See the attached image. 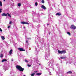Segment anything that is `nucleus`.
I'll return each instance as SVG.
<instances>
[{"instance_id": "f257e3e1", "label": "nucleus", "mask_w": 76, "mask_h": 76, "mask_svg": "<svg viewBox=\"0 0 76 76\" xmlns=\"http://www.w3.org/2000/svg\"><path fill=\"white\" fill-rule=\"evenodd\" d=\"M16 68L18 70H19L20 72H23V70H24V68H23L19 65H16Z\"/></svg>"}, {"instance_id": "f03ea898", "label": "nucleus", "mask_w": 76, "mask_h": 76, "mask_svg": "<svg viewBox=\"0 0 76 76\" xmlns=\"http://www.w3.org/2000/svg\"><path fill=\"white\" fill-rule=\"evenodd\" d=\"M51 62L52 63H53L54 60H52L48 62V64L50 67V68H53V64H51Z\"/></svg>"}, {"instance_id": "7ed1b4c3", "label": "nucleus", "mask_w": 76, "mask_h": 76, "mask_svg": "<svg viewBox=\"0 0 76 76\" xmlns=\"http://www.w3.org/2000/svg\"><path fill=\"white\" fill-rule=\"evenodd\" d=\"M50 56V53L46 52L45 53V58L46 60H48V57Z\"/></svg>"}, {"instance_id": "20e7f679", "label": "nucleus", "mask_w": 76, "mask_h": 76, "mask_svg": "<svg viewBox=\"0 0 76 76\" xmlns=\"http://www.w3.org/2000/svg\"><path fill=\"white\" fill-rule=\"evenodd\" d=\"M18 50H19V51H24L25 50L23 49V48H18Z\"/></svg>"}, {"instance_id": "39448f33", "label": "nucleus", "mask_w": 76, "mask_h": 76, "mask_svg": "<svg viewBox=\"0 0 76 76\" xmlns=\"http://www.w3.org/2000/svg\"><path fill=\"white\" fill-rule=\"evenodd\" d=\"M71 28L72 29H75L76 28V27H75V26L74 25H72L71 27Z\"/></svg>"}, {"instance_id": "423d86ee", "label": "nucleus", "mask_w": 76, "mask_h": 76, "mask_svg": "<svg viewBox=\"0 0 76 76\" xmlns=\"http://www.w3.org/2000/svg\"><path fill=\"white\" fill-rule=\"evenodd\" d=\"M21 23L22 24H26V25H28L29 24L28 23L24 21L21 22Z\"/></svg>"}, {"instance_id": "0eeeda50", "label": "nucleus", "mask_w": 76, "mask_h": 76, "mask_svg": "<svg viewBox=\"0 0 76 76\" xmlns=\"http://www.w3.org/2000/svg\"><path fill=\"white\" fill-rule=\"evenodd\" d=\"M12 52L13 50H12V49H11L9 52V54L10 55H11V54H13V53H12Z\"/></svg>"}, {"instance_id": "6e6552de", "label": "nucleus", "mask_w": 76, "mask_h": 76, "mask_svg": "<svg viewBox=\"0 0 76 76\" xmlns=\"http://www.w3.org/2000/svg\"><path fill=\"white\" fill-rule=\"evenodd\" d=\"M41 7V8H42V9H43L44 10H46V7H45V6L43 5H42Z\"/></svg>"}, {"instance_id": "1a4fd4ad", "label": "nucleus", "mask_w": 76, "mask_h": 76, "mask_svg": "<svg viewBox=\"0 0 76 76\" xmlns=\"http://www.w3.org/2000/svg\"><path fill=\"white\" fill-rule=\"evenodd\" d=\"M2 15L3 16H7V14L5 13H3L2 14Z\"/></svg>"}, {"instance_id": "9d476101", "label": "nucleus", "mask_w": 76, "mask_h": 76, "mask_svg": "<svg viewBox=\"0 0 76 76\" xmlns=\"http://www.w3.org/2000/svg\"><path fill=\"white\" fill-rule=\"evenodd\" d=\"M66 58V57L65 56H63L62 57H60L61 59H63L64 58Z\"/></svg>"}, {"instance_id": "9b49d317", "label": "nucleus", "mask_w": 76, "mask_h": 76, "mask_svg": "<svg viewBox=\"0 0 76 76\" xmlns=\"http://www.w3.org/2000/svg\"><path fill=\"white\" fill-rule=\"evenodd\" d=\"M4 70H7V67L4 66Z\"/></svg>"}, {"instance_id": "f8f14e48", "label": "nucleus", "mask_w": 76, "mask_h": 76, "mask_svg": "<svg viewBox=\"0 0 76 76\" xmlns=\"http://www.w3.org/2000/svg\"><path fill=\"white\" fill-rule=\"evenodd\" d=\"M56 15H58V16H60V15H61V13H60V12L57 13L56 14Z\"/></svg>"}, {"instance_id": "ddd939ff", "label": "nucleus", "mask_w": 76, "mask_h": 76, "mask_svg": "<svg viewBox=\"0 0 76 76\" xmlns=\"http://www.w3.org/2000/svg\"><path fill=\"white\" fill-rule=\"evenodd\" d=\"M58 53H59V54H63L62 53V51H60V50H58Z\"/></svg>"}, {"instance_id": "4468645a", "label": "nucleus", "mask_w": 76, "mask_h": 76, "mask_svg": "<svg viewBox=\"0 0 76 76\" xmlns=\"http://www.w3.org/2000/svg\"><path fill=\"white\" fill-rule=\"evenodd\" d=\"M0 57H1V58L3 57V54L2 53L0 54Z\"/></svg>"}, {"instance_id": "2eb2a0df", "label": "nucleus", "mask_w": 76, "mask_h": 76, "mask_svg": "<svg viewBox=\"0 0 76 76\" xmlns=\"http://www.w3.org/2000/svg\"><path fill=\"white\" fill-rule=\"evenodd\" d=\"M1 38L2 40H4V39H5V38H4V37L3 36H1Z\"/></svg>"}, {"instance_id": "dca6fc26", "label": "nucleus", "mask_w": 76, "mask_h": 76, "mask_svg": "<svg viewBox=\"0 0 76 76\" xmlns=\"http://www.w3.org/2000/svg\"><path fill=\"white\" fill-rule=\"evenodd\" d=\"M36 75H37V76H40L41 75V73H37L36 74Z\"/></svg>"}, {"instance_id": "f3484780", "label": "nucleus", "mask_w": 76, "mask_h": 76, "mask_svg": "<svg viewBox=\"0 0 76 76\" xmlns=\"http://www.w3.org/2000/svg\"><path fill=\"white\" fill-rule=\"evenodd\" d=\"M62 54H65V53H66V51L65 50H62Z\"/></svg>"}, {"instance_id": "a211bd4d", "label": "nucleus", "mask_w": 76, "mask_h": 76, "mask_svg": "<svg viewBox=\"0 0 76 76\" xmlns=\"http://www.w3.org/2000/svg\"><path fill=\"white\" fill-rule=\"evenodd\" d=\"M7 61V60L6 59H4L2 60V62H4V61Z\"/></svg>"}, {"instance_id": "6ab92c4d", "label": "nucleus", "mask_w": 76, "mask_h": 76, "mask_svg": "<svg viewBox=\"0 0 76 76\" xmlns=\"http://www.w3.org/2000/svg\"><path fill=\"white\" fill-rule=\"evenodd\" d=\"M18 5L19 7H20V6H21V4L20 3H19L18 4Z\"/></svg>"}, {"instance_id": "aec40b11", "label": "nucleus", "mask_w": 76, "mask_h": 76, "mask_svg": "<svg viewBox=\"0 0 76 76\" xmlns=\"http://www.w3.org/2000/svg\"><path fill=\"white\" fill-rule=\"evenodd\" d=\"M67 73H69V74H72V72L71 71H69L67 72Z\"/></svg>"}, {"instance_id": "412c9836", "label": "nucleus", "mask_w": 76, "mask_h": 76, "mask_svg": "<svg viewBox=\"0 0 76 76\" xmlns=\"http://www.w3.org/2000/svg\"><path fill=\"white\" fill-rule=\"evenodd\" d=\"M7 13V15H8V16L10 17V18L11 17V16L9 13Z\"/></svg>"}, {"instance_id": "4be33fe9", "label": "nucleus", "mask_w": 76, "mask_h": 76, "mask_svg": "<svg viewBox=\"0 0 76 76\" xmlns=\"http://www.w3.org/2000/svg\"><path fill=\"white\" fill-rule=\"evenodd\" d=\"M0 6H2V2H1V1H0Z\"/></svg>"}, {"instance_id": "5701e85b", "label": "nucleus", "mask_w": 76, "mask_h": 76, "mask_svg": "<svg viewBox=\"0 0 76 76\" xmlns=\"http://www.w3.org/2000/svg\"><path fill=\"white\" fill-rule=\"evenodd\" d=\"M48 20H49V21H52V20H51V18H49L48 19Z\"/></svg>"}, {"instance_id": "b1692460", "label": "nucleus", "mask_w": 76, "mask_h": 76, "mask_svg": "<svg viewBox=\"0 0 76 76\" xmlns=\"http://www.w3.org/2000/svg\"><path fill=\"white\" fill-rule=\"evenodd\" d=\"M35 5L36 6H38V3H37V2H36L35 3Z\"/></svg>"}, {"instance_id": "393cba45", "label": "nucleus", "mask_w": 76, "mask_h": 76, "mask_svg": "<svg viewBox=\"0 0 76 76\" xmlns=\"http://www.w3.org/2000/svg\"><path fill=\"white\" fill-rule=\"evenodd\" d=\"M67 34H68V35H70L71 34H70V33L69 32H67Z\"/></svg>"}, {"instance_id": "a878e982", "label": "nucleus", "mask_w": 76, "mask_h": 76, "mask_svg": "<svg viewBox=\"0 0 76 76\" xmlns=\"http://www.w3.org/2000/svg\"><path fill=\"white\" fill-rule=\"evenodd\" d=\"M25 61L26 63H28V61L26 59L25 60Z\"/></svg>"}, {"instance_id": "bb28decb", "label": "nucleus", "mask_w": 76, "mask_h": 76, "mask_svg": "<svg viewBox=\"0 0 76 76\" xmlns=\"http://www.w3.org/2000/svg\"><path fill=\"white\" fill-rule=\"evenodd\" d=\"M46 70H48V71L49 72H50V69L48 68H47L46 69Z\"/></svg>"}, {"instance_id": "cd10ccee", "label": "nucleus", "mask_w": 76, "mask_h": 76, "mask_svg": "<svg viewBox=\"0 0 76 76\" xmlns=\"http://www.w3.org/2000/svg\"><path fill=\"white\" fill-rule=\"evenodd\" d=\"M47 46L48 47H50V44L49 43H48Z\"/></svg>"}, {"instance_id": "c85d7f7f", "label": "nucleus", "mask_w": 76, "mask_h": 76, "mask_svg": "<svg viewBox=\"0 0 76 76\" xmlns=\"http://www.w3.org/2000/svg\"><path fill=\"white\" fill-rule=\"evenodd\" d=\"M31 76H34V75H35V73H32L31 75Z\"/></svg>"}, {"instance_id": "c756f323", "label": "nucleus", "mask_w": 76, "mask_h": 76, "mask_svg": "<svg viewBox=\"0 0 76 76\" xmlns=\"http://www.w3.org/2000/svg\"><path fill=\"white\" fill-rule=\"evenodd\" d=\"M42 3H44V0H42Z\"/></svg>"}, {"instance_id": "7c9ffc66", "label": "nucleus", "mask_w": 76, "mask_h": 76, "mask_svg": "<svg viewBox=\"0 0 76 76\" xmlns=\"http://www.w3.org/2000/svg\"><path fill=\"white\" fill-rule=\"evenodd\" d=\"M27 66H28V67H31V65L28 64Z\"/></svg>"}, {"instance_id": "2f4dec72", "label": "nucleus", "mask_w": 76, "mask_h": 76, "mask_svg": "<svg viewBox=\"0 0 76 76\" xmlns=\"http://www.w3.org/2000/svg\"><path fill=\"white\" fill-rule=\"evenodd\" d=\"M39 26H40V25H38V26H37V27L38 28H39Z\"/></svg>"}, {"instance_id": "473e14b6", "label": "nucleus", "mask_w": 76, "mask_h": 76, "mask_svg": "<svg viewBox=\"0 0 76 76\" xmlns=\"http://www.w3.org/2000/svg\"><path fill=\"white\" fill-rule=\"evenodd\" d=\"M49 75H51V72H50V71H49Z\"/></svg>"}, {"instance_id": "72a5a7b5", "label": "nucleus", "mask_w": 76, "mask_h": 76, "mask_svg": "<svg viewBox=\"0 0 76 76\" xmlns=\"http://www.w3.org/2000/svg\"><path fill=\"white\" fill-rule=\"evenodd\" d=\"M67 63H69L70 64H71V63H69V62H67L66 63V65H67Z\"/></svg>"}, {"instance_id": "f704fd0d", "label": "nucleus", "mask_w": 76, "mask_h": 76, "mask_svg": "<svg viewBox=\"0 0 76 76\" xmlns=\"http://www.w3.org/2000/svg\"><path fill=\"white\" fill-rule=\"evenodd\" d=\"M1 10H2V9L0 8V13H1Z\"/></svg>"}, {"instance_id": "c9c22d12", "label": "nucleus", "mask_w": 76, "mask_h": 76, "mask_svg": "<svg viewBox=\"0 0 76 76\" xmlns=\"http://www.w3.org/2000/svg\"><path fill=\"white\" fill-rule=\"evenodd\" d=\"M0 31H1V32H3V30H1V28H0Z\"/></svg>"}, {"instance_id": "e433bc0d", "label": "nucleus", "mask_w": 76, "mask_h": 76, "mask_svg": "<svg viewBox=\"0 0 76 76\" xmlns=\"http://www.w3.org/2000/svg\"><path fill=\"white\" fill-rule=\"evenodd\" d=\"M11 23H12V21H10L9 22V24H11Z\"/></svg>"}, {"instance_id": "4c0bfd02", "label": "nucleus", "mask_w": 76, "mask_h": 76, "mask_svg": "<svg viewBox=\"0 0 76 76\" xmlns=\"http://www.w3.org/2000/svg\"><path fill=\"white\" fill-rule=\"evenodd\" d=\"M10 26H9L8 27V28H10Z\"/></svg>"}, {"instance_id": "58836bf2", "label": "nucleus", "mask_w": 76, "mask_h": 76, "mask_svg": "<svg viewBox=\"0 0 76 76\" xmlns=\"http://www.w3.org/2000/svg\"><path fill=\"white\" fill-rule=\"evenodd\" d=\"M34 72L35 73H37V72H38V71H34Z\"/></svg>"}, {"instance_id": "ea45409f", "label": "nucleus", "mask_w": 76, "mask_h": 76, "mask_svg": "<svg viewBox=\"0 0 76 76\" xmlns=\"http://www.w3.org/2000/svg\"><path fill=\"white\" fill-rule=\"evenodd\" d=\"M31 38H28V39H31Z\"/></svg>"}, {"instance_id": "a19ab883", "label": "nucleus", "mask_w": 76, "mask_h": 76, "mask_svg": "<svg viewBox=\"0 0 76 76\" xmlns=\"http://www.w3.org/2000/svg\"><path fill=\"white\" fill-rule=\"evenodd\" d=\"M28 42V40H26V42L27 43Z\"/></svg>"}, {"instance_id": "79ce46f5", "label": "nucleus", "mask_w": 76, "mask_h": 76, "mask_svg": "<svg viewBox=\"0 0 76 76\" xmlns=\"http://www.w3.org/2000/svg\"><path fill=\"white\" fill-rule=\"evenodd\" d=\"M50 34H51V33H50V32L49 33V35H50Z\"/></svg>"}, {"instance_id": "37998d69", "label": "nucleus", "mask_w": 76, "mask_h": 76, "mask_svg": "<svg viewBox=\"0 0 76 76\" xmlns=\"http://www.w3.org/2000/svg\"><path fill=\"white\" fill-rule=\"evenodd\" d=\"M60 68H59V69H58V70H59V71L60 70Z\"/></svg>"}, {"instance_id": "c03bdc74", "label": "nucleus", "mask_w": 76, "mask_h": 76, "mask_svg": "<svg viewBox=\"0 0 76 76\" xmlns=\"http://www.w3.org/2000/svg\"><path fill=\"white\" fill-rule=\"evenodd\" d=\"M23 28H24V29H25V27H24Z\"/></svg>"}, {"instance_id": "a18cd8bd", "label": "nucleus", "mask_w": 76, "mask_h": 76, "mask_svg": "<svg viewBox=\"0 0 76 76\" xmlns=\"http://www.w3.org/2000/svg\"><path fill=\"white\" fill-rule=\"evenodd\" d=\"M49 25V24H47V26H48V25Z\"/></svg>"}, {"instance_id": "49530a36", "label": "nucleus", "mask_w": 76, "mask_h": 76, "mask_svg": "<svg viewBox=\"0 0 76 76\" xmlns=\"http://www.w3.org/2000/svg\"><path fill=\"white\" fill-rule=\"evenodd\" d=\"M12 61H13V59H12Z\"/></svg>"}, {"instance_id": "de8ad7c7", "label": "nucleus", "mask_w": 76, "mask_h": 76, "mask_svg": "<svg viewBox=\"0 0 76 76\" xmlns=\"http://www.w3.org/2000/svg\"><path fill=\"white\" fill-rule=\"evenodd\" d=\"M4 1H6V0H3Z\"/></svg>"}, {"instance_id": "09e8293b", "label": "nucleus", "mask_w": 76, "mask_h": 76, "mask_svg": "<svg viewBox=\"0 0 76 76\" xmlns=\"http://www.w3.org/2000/svg\"><path fill=\"white\" fill-rule=\"evenodd\" d=\"M23 76H26L25 75H23Z\"/></svg>"}, {"instance_id": "8fccbe9b", "label": "nucleus", "mask_w": 76, "mask_h": 76, "mask_svg": "<svg viewBox=\"0 0 76 76\" xmlns=\"http://www.w3.org/2000/svg\"><path fill=\"white\" fill-rule=\"evenodd\" d=\"M12 73H10V74H12Z\"/></svg>"}, {"instance_id": "3c124183", "label": "nucleus", "mask_w": 76, "mask_h": 76, "mask_svg": "<svg viewBox=\"0 0 76 76\" xmlns=\"http://www.w3.org/2000/svg\"><path fill=\"white\" fill-rule=\"evenodd\" d=\"M39 65H41V64H39Z\"/></svg>"}, {"instance_id": "603ef678", "label": "nucleus", "mask_w": 76, "mask_h": 76, "mask_svg": "<svg viewBox=\"0 0 76 76\" xmlns=\"http://www.w3.org/2000/svg\"><path fill=\"white\" fill-rule=\"evenodd\" d=\"M56 26H57V25H56Z\"/></svg>"}]
</instances>
